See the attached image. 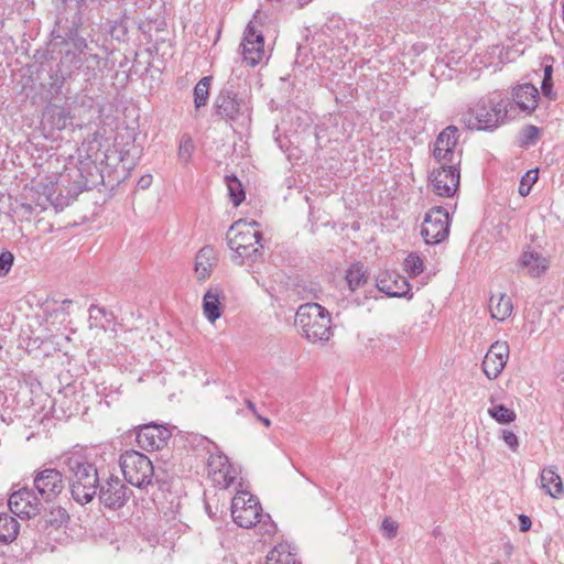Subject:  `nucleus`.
<instances>
[{
    "label": "nucleus",
    "instance_id": "nucleus-7",
    "mask_svg": "<svg viewBox=\"0 0 564 564\" xmlns=\"http://www.w3.org/2000/svg\"><path fill=\"white\" fill-rule=\"evenodd\" d=\"M449 215L441 207H433L425 216L421 226V235L427 245H438L448 237Z\"/></svg>",
    "mask_w": 564,
    "mask_h": 564
},
{
    "label": "nucleus",
    "instance_id": "nucleus-24",
    "mask_svg": "<svg viewBox=\"0 0 564 564\" xmlns=\"http://www.w3.org/2000/svg\"><path fill=\"white\" fill-rule=\"evenodd\" d=\"M489 308L492 318L503 322L513 312L512 300L505 293L499 294L498 297L492 295L489 301Z\"/></svg>",
    "mask_w": 564,
    "mask_h": 564
},
{
    "label": "nucleus",
    "instance_id": "nucleus-27",
    "mask_svg": "<svg viewBox=\"0 0 564 564\" xmlns=\"http://www.w3.org/2000/svg\"><path fill=\"white\" fill-rule=\"evenodd\" d=\"M541 482L551 497L558 498L564 495L562 479L552 468H544L542 470Z\"/></svg>",
    "mask_w": 564,
    "mask_h": 564
},
{
    "label": "nucleus",
    "instance_id": "nucleus-43",
    "mask_svg": "<svg viewBox=\"0 0 564 564\" xmlns=\"http://www.w3.org/2000/svg\"><path fill=\"white\" fill-rule=\"evenodd\" d=\"M502 438L505 443L514 452L518 448V437L511 431H503Z\"/></svg>",
    "mask_w": 564,
    "mask_h": 564
},
{
    "label": "nucleus",
    "instance_id": "nucleus-44",
    "mask_svg": "<svg viewBox=\"0 0 564 564\" xmlns=\"http://www.w3.org/2000/svg\"><path fill=\"white\" fill-rule=\"evenodd\" d=\"M518 520H519V528H520L521 532H527L530 530L532 522L528 516L520 514Z\"/></svg>",
    "mask_w": 564,
    "mask_h": 564
},
{
    "label": "nucleus",
    "instance_id": "nucleus-38",
    "mask_svg": "<svg viewBox=\"0 0 564 564\" xmlns=\"http://www.w3.org/2000/svg\"><path fill=\"white\" fill-rule=\"evenodd\" d=\"M536 180H538V170L528 171L525 176H523L520 182L519 194L521 196H528L531 191L532 184L535 183Z\"/></svg>",
    "mask_w": 564,
    "mask_h": 564
},
{
    "label": "nucleus",
    "instance_id": "nucleus-9",
    "mask_svg": "<svg viewBox=\"0 0 564 564\" xmlns=\"http://www.w3.org/2000/svg\"><path fill=\"white\" fill-rule=\"evenodd\" d=\"M33 486L45 502H51L65 490V478L56 468H44L34 474Z\"/></svg>",
    "mask_w": 564,
    "mask_h": 564
},
{
    "label": "nucleus",
    "instance_id": "nucleus-10",
    "mask_svg": "<svg viewBox=\"0 0 564 564\" xmlns=\"http://www.w3.org/2000/svg\"><path fill=\"white\" fill-rule=\"evenodd\" d=\"M458 129L455 126L446 127L436 138L433 155L438 162L446 164H460L462 151L457 150Z\"/></svg>",
    "mask_w": 564,
    "mask_h": 564
},
{
    "label": "nucleus",
    "instance_id": "nucleus-3",
    "mask_svg": "<svg viewBox=\"0 0 564 564\" xmlns=\"http://www.w3.org/2000/svg\"><path fill=\"white\" fill-rule=\"evenodd\" d=\"M65 465L70 474L69 489L73 499L80 505L90 502L102 481L95 464L82 455L73 454L65 459Z\"/></svg>",
    "mask_w": 564,
    "mask_h": 564
},
{
    "label": "nucleus",
    "instance_id": "nucleus-32",
    "mask_svg": "<svg viewBox=\"0 0 564 564\" xmlns=\"http://www.w3.org/2000/svg\"><path fill=\"white\" fill-rule=\"evenodd\" d=\"M225 181L234 206H239L246 198V193L241 182L234 174L227 175Z\"/></svg>",
    "mask_w": 564,
    "mask_h": 564
},
{
    "label": "nucleus",
    "instance_id": "nucleus-22",
    "mask_svg": "<svg viewBox=\"0 0 564 564\" xmlns=\"http://www.w3.org/2000/svg\"><path fill=\"white\" fill-rule=\"evenodd\" d=\"M215 264V253L214 249L210 247H203L196 254L195 258V275L198 281L207 280L210 274L213 267Z\"/></svg>",
    "mask_w": 564,
    "mask_h": 564
},
{
    "label": "nucleus",
    "instance_id": "nucleus-26",
    "mask_svg": "<svg viewBox=\"0 0 564 564\" xmlns=\"http://www.w3.org/2000/svg\"><path fill=\"white\" fill-rule=\"evenodd\" d=\"M20 531V523L12 516L0 513V543L9 544L13 542Z\"/></svg>",
    "mask_w": 564,
    "mask_h": 564
},
{
    "label": "nucleus",
    "instance_id": "nucleus-1",
    "mask_svg": "<svg viewBox=\"0 0 564 564\" xmlns=\"http://www.w3.org/2000/svg\"><path fill=\"white\" fill-rule=\"evenodd\" d=\"M513 105L509 98L491 95L480 98L466 112L462 121L469 130L494 131L513 117Z\"/></svg>",
    "mask_w": 564,
    "mask_h": 564
},
{
    "label": "nucleus",
    "instance_id": "nucleus-23",
    "mask_svg": "<svg viewBox=\"0 0 564 564\" xmlns=\"http://www.w3.org/2000/svg\"><path fill=\"white\" fill-rule=\"evenodd\" d=\"M82 55L75 51L67 50L61 57L57 65L56 77L62 83L69 79L73 73L82 67Z\"/></svg>",
    "mask_w": 564,
    "mask_h": 564
},
{
    "label": "nucleus",
    "instance_id": "nucleus-46",
    "mask_svg": "<svg viewBox=\"0 0 564 564\" xmlns=\"http://www.w3.org/2000/svg\"><path fill=\"white\" fill-rule=\"evenodd\" d=\"M306 297L312 299H318V293L321 292V289L317 285H311L310 289L306 291Z\"/></svg>",
    "mask_w": 564,
    "mask_h": 564
},
{
    "label": "nucleus",
    "instance_id": "nucleus-42",
    "mask_svg": "<svg viewBox=\"0 0 564 564\" xmlns=\"http://www.w3.org/2000/svg\"><path fill=\"white\" fill-rule=\"evenodd\" d=\"M381 530L383 532V535L388 539H392L397 535L398 532V524L397 522L390 520L389 518H386L382 521Z\"/></svg>",
    "mask_w": 564,
    "mask_h": 564
},
{
    "label": "nucleus",
    "instance_id": "nucleus-11",
    "mask_svg": "<svg viewBox=\"0 0 564 564\" xmlns=\"http://www.w3.org/2000/svg\"><path fill=\"white\" fill-rule=\"evenodd\" d=\"M240 46L243 61L249 66L254 67L264 58V37L262 31L257 28L254 20L247 24Z\"/></svg>",
    "mask_w": 564,
    "mask_h": 564
},
{
    "label": "nucleus",
    "instance_id": "nucleus-51",
    "mask_svg": "<svg viewBox=\"0 0 564 564\" xmlns=\"http://www.w3.org/2000/svg\"><path fill=\"white\" fill-rule=\"evenodd\" d=\"M264 532L268 533V534L274 533L275 532V525L273 523H271L270 528H265L264 529Z\"/></svg>",
    "mask_w": 564,
    "mask_h": 564
},
{
    "label": "nucleus",
    "instance_id": "nucleus-47",
    "mask_svg": "<svg viewBox=\"0 0 564 564\" xmlns=\"http://www.w3.org/2000/svg\"><path fill=\"white\" fill-rule=\"evenodd\" d=\"M20 209L23 212L24 215L31 216L34 212L33 207L29 203H21Z\"/></svg>",
    "mask_w": 564,
    "mask_h": 564
},
{
    "label": "nucleus",
    "instance_id": "nucleus-12",
    "mask_svg": "<svg viewBox=\"0 0 564 564\" xmlns=\"http://www.w3.org/2000/svg\"><path fill=\"white\" fill-rule=\"evenodd\" d=\"M214 107L216 115L226 121H238L240 118L249 117L247 102L228 89L220 90L215 99Z\"/></svg>",
    "mask_w": 564,
    "mask_h": 564
},
{
    "label": "nucleus",
    "instance_id": "nucleus-13",
    "mask_svg": "<svg viewBox=\"0 0 564 564\" xmlns=\"http://www.w3.org/2000/svg\"><path fill=\"white\" fill-rule=\"evenodd\" d=\"M10 511L21 519H31L41 513L42 502L33 489L22 487L13 491L8 500Z\"/></svg>",
    "mask_w": 564,
    "mask_h": 564
},
{
    "label": "nucleus",
    "instance_id": "nucleus-54",
    "mask_svg": "<svg viewBox=\"0 0 564 564\" xmlns=\"http://www.w3.org/2000/svg\"><path fill=\"white\" fill-rule=\"evenodd\" d=\"M0 349H2V345L0 344Z\"/></svg>",
    "mask_w": 564,
    "mask_h": 564
},
{
    "label": "nucleus",
    "instance_id": "nucleus-25",
    "mask_svg": "<svg viewBox=\"0 0 564 564\" xmlns=\"http://www.w3.org/2000/svg\"><path fill=\"white\" fill-rule=\"evenodd\" d=\"M45 116L54 129L64 130L73 123V116L66 107L51 105L46 108Z\"/></svg>",
    "mask_w": 564,
    "mask_h": 564
},
{
    "label": "nucleus",
    "instance_id": "nucleus-19",
    "mask_svg": "<svg viewBox=\"0 0 564 564\" xmlns=\"http://www.w3.org/2000/svg\"><path fill=\"white\" fill-rule=\"evenodd\" d=\"M69 521L67 510L61 506H53L46 511L37 521L40 531H47L48 529L57 530Z\"/></svg>",
    "mask_w": 564,
    "mask_h": 564
},
{
    "label": "nucleus",
    "instance_id": "nucleus-4",
    "mask_svg": "<svg viewBox=\"0 0 564 564\" xmlns=\"http://www.w3.org/2000/svg\"><path fill=\"white\" fill-rule=\"evenodd\" d=\"M295 324L302 328L310 341H326L332 336L330 315L317 303L300 305L295 314Z\"/></svg>",
    "mask_w": 564,
    "mask_h": 564
},
{
    "label": "nucleus",
    "instance_id": "nucleus-48",
    "mask_svg": "<svg viewBox=\"0 0 564 564\" xmlns=\"http://www.w3.org/2000/svg\"><path fill=\"white\" fill-rule=\"evenodd\" d=\"M224 481H225V486L226 487H229L234 484L235 481V477L234 476H229L227 471L224 473Z\"/></svg>",
    "mask_w": 564,
    "mask_h": 564
},
{
    "label": "nucleus",
    "instance_id": "nucleus-34",
    "mask_svg": "<svg viewBox=\"0 0 564 564\" xmlns=\"http://www.w3.org/2000/svg\"><path fill=\"white\" fill-rule=\"evenodd\" d=\"M488 414L500 424H509L517 417L516 412L503 404H497L489 408Z\"/></svg>",
    "mask_w": 564,
    "mask_h": 564
},
{
    "label": "nucleus",
    "instance_id": "nucleus-29",
    "mask_svg": "<svg viewBox=\"0 0 564 564\" xmlns=\"http://www.w3.org/2000/svg\"><path fill=\"white\" fill-rule=\"evenodd\" d=\"M346 281L351 291H356L358 288L365 285L368 281V276L360 262L352 263L346 272Z\"/></svg>",
    "mask_w": 564,
    "mask_h": 564
},
{
    "label": "nucleus",
    "instance_id": "nucleus-21",
    "mask_svg": "<svg viewBox=\"0 0 564 564\" xmlns=\"http://www.w3.org/2000/svg\"><path fill=\"white\" fill-rule=\"evenodd\" d=\"M89 313V327L99 328L104 330L116 332V318L112 312L107 311L105 307L91 304L88 308Z\"/></svg>",
    "mask_w": 564,
    "mask_h": 564
},
{
    "label": "nucleus",
    "instance_id": "nucleus-41",
    "mask_svg": "<svg viewBox=\"0 0 564 564\" xmlns=\"http://www.w3.org/2000/svg\"><path fill=\"white\" fill-rule=\"evenodd\" d=\"M14 261V257L10 251L0 253V276H4L10 271Z\"/></svg>",
    "mask_w": 564,
    "mask_h": 564
},
{
    "label": "nucleus",
    "instance_id": "nucleus-35",
    "mask_svg": "<svg viewBox=\"0 0 564 564\" xmlns=\"http://www.w3.org/2000/svg\"><path fill=\"white\" fill-rule=\"evenodd\" d=\"M544 75L541 84V91L543 96L547 97L551 100L556 98V95L553 91V66L552 64H546L543 68Z\"/></svg>",
    "mask_w": 564,
    "mask_h": 564
},
{
    "label": "nucleus",
    "instance_id": "nucleus-31",
    "mask_svg": "<svg viewBox=\"0 0 564 564\" xmlns=\"http://www.w3.org/2000/svg\"><path fill=\"white\" fill-rule=\"evenodd\" d=\"M265 564H301L295 554L291 553L285 549V546L280 545L275 546L269 554L267 555Z\"/></svg>",
    "mask_w": 564,
    "mask_h": 564
},
{
    "label": "nucleus",
    "instance_id": "nucleus-49",
    "mask_svg": "<svg viewBox=\"0 0 564 564\" xmlns=\"http://www.w3.org/2000/svg\"><path fill=\"white\" fill-rule=\"evenodd\" d=\"M246 405L247 408L252 411L253 413H256V404L251 401V400H246Z\"/></svg>",
    "mask_w": 564,
    "mask_h": 564
},
{
    "label": "nucleus",
    "instance_id": "nucleus-17",
    "mask_svg": "<svg viewBox=\"0 0 564 564\" xmlns=\"http://www.w3.org/2000/svg\"><path fill=\"white\" fill-rule=\"evenodd\" d=\"M377 288L380 292L392 297L406 296L411 291V285L405 278L389 272L382 273L378 278Z\"/></svg>",
    "mask_w": 564,
    "mask_h": 564
},
{
    "label": "nucleus",
    "instance_id": "nucleus-14",
    "mask_svg": "<svg viewBox=\"0 0 564 564\" xmlns=\"http://www.w3.org/2000/svg\"><path fill=\"white\" fill-rule=\"evenodd\" d=\"M458 164L443 163L436 171L431 173L430 180L434 192L438 196L452 197L459 187Z\"/></svg>",
    "mask_w": 564,
    "mask_h": 564
},
{
    "label": "nucleus",
    "instance_id": "nucleus-39",
    "mask_svg": "<svg viewBox=\"0 0 564 564\" xmlns=\"http://www.w3.org/2000/svg\"><path fill=\"white\" fill-rule=\"evenodd\" d=\"M68 40L72 43L74 50L77 54L84 56L85 51L88 48V43L85 37L78 34L77 31H70L68 35Z\"/></svg>",
    "mask_w": 564,
    "mask_h": 564
},
{
    "label": "nucleus",
    "instance_id": "nucleus-53",
    "mask_svg": "<svg viewBox=\"0 0 564 564\" xmlns=\"http://www.w3.org/2000/svg\"><path fill=\"white\" fill-rule=\"evenodd\" d=\"M491 564H500V562H494V563H491Z\"/></svg>",
    "mask_w": 564,
    "mask_h": 564
},
{
    "label": "nucleus",
    "instance_id": "nucleus-5",
    "mask_svg": "<svg viewBox=\"0 0 564 564\" xmlns=\"http://www.w3.org/2000/svg\"><path fill=\"white\" fill-rule=\"evenodd\" d=\"M124 480L139 489H147L156 479L151 459L134 449L126 451L119 457Z\"/></svg>",
    "mask_w": 564,
    "mask_h": 564
},
{
    "label": "nucleus",
    "instance_id": "nucleus-52",
    "mask_svg": "<svg viewBox=\"0 0 564 564\" xmlns=\"http://www.w3.org/2000/svg\"><path fill=\"white\" fill-rule=\"evenodd\" d=\"M311 1L312 0H297V3H299L300 7H304L305 4H307Z\"/></svg>",
    "mask_w": 564,
    "mask_h": 564
},
{
    "label": "nucleus",
    "instance_id": "nucleus-16",
    "mask_svg": "<svg viewBox=\"0 0 564 564\" xmlns=\"http://www.w3.org/2000/svg\"><path fill=\"white\" fill-rule=\"evenodd\" d=\"M509 358V345L506 341L494 343L482 360V371L489 380L498 378Z\"/></svg>",
    "mask_w": 564,
    "mask_h": 564
},
{
    "label": "nucleus",
    "instance_id": "nucleus-28",
    "mask_svg": "<svg viewBox=\"0 0 564 564\" xmlns=\"http://www.w3.org/2000/svg\"><path fill=\"white\" fill-rule=\"evenodd\" d=\"M203 311L206 318L214 323L221 315L218 290H208L203 297Z\"/></svg>",
    "mask_w": 564,
    "mask_h": 564
},
{
    "label": "nucleus",
    "instance_id": "nucleus-50",
    "mask_svg": "<svg viewBox=\"0 0 564 564\" xmlns=\"http://www.w3.org/2000/svg\"><path fill=\"white\" fill-rule=\"evenodd\" d=\"M258 419L265 425V426H270L271 424V421L267 417H262L261 415H258Z\"/></svg>",
    "mask_w": 564,
    "mask_h": 564
},
{
    "label": "nucleus",
    "instance_id": "nucleus-18",
    "mask_svg": "<svg viewBox=\"0 0 564 564\" xmlns=\"http://www.w3.org/2000/svg\"><path fill=\"white\" fill-rule=\"evenodd\" d=\"M539 91L532 84H523L513 88L512 100L513 111L518 107L525 113H531L538 106Z\"/></svg>",
    "mask_w": 564,
    "mask_h": 564
},
{
    "label": "nucleus",
    "instance_id": "nucleus-8",
    "mask_svg": "<svg viewBox=\"0 0 564 564\" xmlns=\"http://www.w3.org/2000/svg\"><path fill=\"white\" fill-rule=\"evenodd\" d=\"M97 494L105 508L118 510L129 501L132 490L118 476L109 475L102 479Z\"/></svg>",
    "mask_w": 564,
    "mask_h": 564
},
{
    "label": "nucleus",
    "instance_id": "nucleus-6",
    "mask_svg": "<svg viewBox=\"0 0 564 564\" xmlns=\"http://www.w3.org/2000/svg\"><path fill=\"white\" fill-rule=\"evenodd\" d=\"M231 517L236 524L246 529L261 524L263 518L270 520L269 514H262L258 499L246 491L238 492L232 498Z\"/></svg>",
    "mask_w": 564,
    "mask_h": 564
},
{
    "label": "nucleus",
    "instance_id": "nucleus-45",
    "mask_svg": "<svg viewBox=\"0 0 564 564\" xmlns=\"http://www.w3.org/2000/svg\"><path fill=\"white\" fill-rule=\"evenodd\" d=\"M152 181H153L152 175H150V174L142 175L138 181V187L141 189H147L151 186Z\"/></svg>",
    "mask_w": 564,
    "mask_h": 564
},
{
    "label": "nucleus",
    "instance_id": "nucleus-40",
    "mask_svg": "<svg viewBox=\"0 0 564 564\" xmlns=\"http://www.w3.org/2000/svg\"><path fill=\"white\" fill-rule=\"evenodd\" d=\"M539 129L535 126L529 124L522 129V143L525 145L532 144L538 140Z\"/></svg>",
    "mask_w": 564,
    "mask_h": 564
},
{
    "label": "nucleus",
    "instance_id": "nucleus-30",
    "mask_svg": "<svg viewBox=\"0 0 564 564\" xmlns=\"http://www.w3.org/2000/svg\"><path fill=\"white\" fill-rule=\"evenodd\" d=\"M102 62L104 58L98 54H88L82 57L83 73L87 82L97 78L98 73L102 69Z\"/></svg>",
    "mask_w": 564,
    "mask_h": 564
},
{
    "label": "nucleus",
    "instance_id": "nucleus-20",
    "mask_svg": "<svg viewBox=\"0 0 564 564\" xmlns=\"http://www.w3.org/2000/svg\"><path fill=\"white\" fill-rule=\"evenodd\" d=\"M519 265L527 268L531 276L538 278L547 270L550 262L540 253L528 249L522 252L519 259Z\"/></svg>",
    "mask_w": 564,
    "mask_h": 564
},
{
    "label": "nucleus",
    "instance_id": "nucleus-36",
    "mask_svg": "<svg viewBox=\"0 0 564 564\" xmlns=\"http://www.w3.org/2000/svg\"><path fill=\"white\" fill-rule=\"evenodd\" d=\"M403 267L411 276H417L424 271L423 260L416 253H410L404 259Z\"/></svg>",
    "mask_w": 564,
    "mask_h": 564
},
{
    "label": "nucleus",
    "instance_id": "nucleus-37",
    "mask_svg": "<svg viewBox=\"0 0 564 564\" xmlns=\"http://www.w3.org/2000/svg\"><path fill=\"white\" fill-rule=\"evenodd\" d=\"M194 142L189 135H183L178 147V158L183 162L187 163L194 152Z\"/></svg>",
    "mask_w": 564,
    "mask_h": 564
},
{
    "label": "nucleus",
    "instance_id": "nucleus-2",
    "mask_svg": "<svg viewBox=\"0 0 564 564\" xmlns=\"http://www.w3.org/2000/svg\"><path fill=\"white\" fill-rule=\"evenodd\" d=\"M259 223L239 219L234 223L227 235V245L235 252L232 261L238 265L254 263L263 256L262 232Z\"/></svg>",
    "mask_w": 564,
    "mask_h": 564
},
{
    "label": "nucleus",
    "instance_id": "nucleus-15",
    "mask_svg": "<svg viewBox=\"0 0 564 564\" xmlns=\"http://www.w3.org/2000/svg\"><path fill=\"white\" fill-rule=\"evenodd\" d=\"M171 435V431L164 425L150 423L139 427L135 440L140 448L153 452L163 448Z\"/></svg>",
    "mask_w": 564,
    "mask_h": 564
},
{
    "label": "nucleus",
    "instance_id": "nucleus-33",
    "mask_svg": "<svg viewBox=\"0 0 564 564\" xmlns=\"http://www.w3.org/2000/svg\"><path fill=\"white\" fill-rule=\"evenodd\" d=\"M210 82L212 77L205 76L194 87V104L196 109L206 105L209 96Z\"/></svg>",
    "mask_w": 564,
    "mask_h": 564
}]
</instances>
